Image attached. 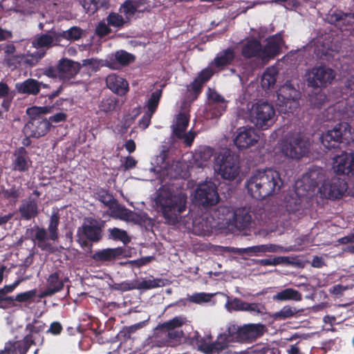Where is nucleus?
<instances>
[{
  "instance_id": "1",
  "label": "nucleus",
  "mask_w": 354,
  "mask_h": 354,
  "mask_svg": "<svg viewBox=\"0 0 354 354\" xmlns=\"http://www.w3.org/2000/svg\"><path fill=\"white\" fill-rule=\"evenodd\" d=\"M283 184L279 172L268 168L255 171L246 180L245 187L252 198L262 200L277 194Z\"/></svg>"
},
{
  "instance_id": "2",
  "label": "nucleus",
  "mask_w": 354,
  "mask_h": 354,
  "mask_svg": "<svg viewBox=\"0 0 354 354\" xmlns=\"http://www.w3.org/2000/svg\"><path fill=\"white\" fill-rule=\"evenodd\" d=\"M187 194L183 192L160 189L156 198L157 210L168 223L176 224L181 219V214L187 208Z\"/></svg>"
},
{
  "instance_id": "3",
  "label": "nucleus",
  "mask_w": 354,
  "mask_h": 354,
  "mask_svg": "<svg viewBox=\"0 0 354 354\" xmlns=\"http://www.w3.org/2000/svg\"><path fill=\"white\" fill-rule=\"evenodd\" d=\"M323 146L328 149H341L353 141L351 127L348 122L337 124L332 129L323 133L320 138Z\"/></svg>"
},
{
  "instance_id": "4",
  "label": "nucleus",
  "mask_w": 354,
  "mask_h": 354,
  "mask_svg": "<svg viewBox=\"0 0 354 354\" xmlns=\"http://www.w3.org/2000/svg\"><path fill=\"white\" fill-rule=\"evenodd\" d=\"M250 122L259 129H267L274 123L275 109L266 101L259 100L250 109Z\"/></svg>"
},
{
  "instance_id": "5",
  "label": "nucleus",
  "mask_w": 354,
  "mask_h": 354,
  "mask_svg": "<svg viewBox=\"0 0 354 354\" xmlns=\"http://www.w3.org/2000/svg\"><path fill=\"white\" fill-rule=\"evenodd\" d=\"M276 104L281 113H293L299 106L300 91L296 88L290 81H287L277 91Z\"/></svg>"
},
{
  "instance_id": "6",
  "label": "nucleus",
  "mask_w": 354,
  "mask_h": 354,
  "mask_svg": "<svg viewBox=\"0 0 354 354\" xmlns=\"http://www.w3.org/2000/svg\"><path fill=\"white\" fill-rule=\"evenodd\" d=\"M104 225L99 221L88 218L77 230V242L82 247H88L89 243H98L103 237Z\"/></svg>"
},
{
  "instance_id": "7",
  "label": "nucleus",
  "mask_w": 354,
  "mask_h": 354,
  "mask_svg": "<svg viewBox=\"0 0 354 354\" xmlns=\"http://www.w3.org/2000/svg\"><path fill=\"white\" fill-rule=\"evenodd\" d=\"M335 71L325 64L316 65L306 71L307 85L313 88H326L335 78Z\"/></svg>"
},
{
  "instance_id": "8",
  "label": "nucleus",
  "mask_w": 354,
  "mask_h": 354,
  "mask_svg": "<svg viewBox=\"0 0 354 354\" xmlns=\"http://www.w3.org/2000/svg\"><path fill=\"white\" fill-rule=\"evenodd\" d=\"M187 322V318L183 316H176L172 319L159 324L156 330L163 337L164 345L170 346L173 342H179L184 336L183 331L179 330Z\"/></svg>"
},
{
  "instance_id": "9",
  "label": "nucleus",
  "mask_w": 354,
  "mask_h": 354,
  "mask_svg": "<svg viewBox=\"0 0 354 354\" xmlns=\"http://www.w3.org/2000/svg\"><path fill=\"white\" fill-rule=\"evenodd\" d=\"M309 142L296 135L290 139L284 140L281 144V152L288 158L300 159L305 156L309 151Z\"/></svg>"
},
{
  "instance_id": "10",
  "label": "nucleus",
  "mask_w": 354,
  "mask_h": 354,
  "mask_svg": "<svg viewBox=\"0 0 354 354\" xmlns=\"http://www.w3.org/2000/svg\"><path fill=\"white\" fill-rule=\"evenodd\" d=\"M214 169L223 178L235 179L239 174L240 168L234 158L225 153H220L215 159Z\"/></svg>"
},
{
  "instance_id": "11",
  "label": "nucleus",
  "mask_w": 354,
  "mask_h": 354,
  "mask_svg": "<svg viewBox=\"0 0 354 354\" xmlns=\"http://www.w3.org/2000/svg\"><path fill=\"white\" fill-rule=\"evenodd\" d=\"M111 209V216L124 221H130L140 225H149L151 219L145 212H134L117 203Z\"/></svg>"
},
{
  "instance_id": "12",
  "label": "nucleus",
  "mask_w": 354,
  "mask_h": 354,
  "mask_svg": "<svg viewBox=\"0 0 354 354\" xmlns=\"http://www.w3.org/2000/svg\"><path fill=\"white\" fill-rule=\"evenodd\" d=\"M219 198L217 187L214 183L211 181L200 184L196 191V201L203 207L215 205Z\"/></svg>"
},
{
  "instance_id": "13",
  "label": "nucleus",
  "mask_w": 354,
  "mask_h": 354,
  "mask_svg": "<svg viewBox=\"0 0 354 354\" xmlns=\"http://www.w3.org/2000/svg\"><path fill=\"white\" fill-rule=\"evenodd\" d=\"M46 118L30 117V120L24 127L25 136L39 138L46 136L50 130L51 125Z\"/></svg>"
},
{
  "instance_id": "14",
  "label": "nucleus",
  "mask_w": 354,
  "mask_h": 354,
  "mask_svg": "<svg viewBox=\"0 0 354 354\" xmlns=\"http://www.w3.org/2000/svg\"><path fill=\"white\" fill-rule=\"evenodd\" d=\"M348 189L346 181L340 178H333L325 182L319 188V192L329 199L341 198Z\"/></svg>"
},
{
  "instance_id": "15",
  "label": "nucleus",
  "mask_w": 354,
  "mask_h": 354,
  "mask_svg": "<svg viewBox=\"0 0 354 354\" xmlns=\"http://www.w3.org/2000/svg\"><path fill=\"white\" fill-rule=\"evenodd\" d=\"M32 163L25 147H19L14 151L12 156V171L20 173L28 172L32 167Z\"/></svg>"
},
{
  "instance_id": "16",
  "label": "nucleus",
  "mask_w": 354,
  "mask_h": 354,
  "mask_svg": "<svg viewBox=\"0 0 354 354\" xmlns=\"http://www.w3.org/2000/svg\"><path fill=\"white\" fill-rule=\"evenodd\" d=\"M259 136L254 129L242 127L238 129L234 142L239 149H247L254 145L259 140Z\"/></svg>"
},
{
  "instance_id": "17",
  "label": "nucleus",
  "mask_w": 354,
  "mask_h": 354,
  "mask_svg": "<svg viewBox=\"0 0 354 354\" xmlns=\"http://www.w3.org/2000/svg\"><path fill=\"white\" fill-rule=\"evenodd\" d=\"M334 171L339 175L353 174L354 171V154L343 152L333 158Z\"/></svg>"
},
{
  "instance_id": "18",
  "label": "nucleus",
  "mask_w": 354,
  "mask_h": 354,
  "mask_svg": "<svg viewBox=\"0 0 354 354\" xmlns=\"http://www.w3.org/2000/svg\"><path fill=\"white\" fill-rule=\"evenodd\" d=\"M61 271H55L51 273L46 279V288L39 295L40 298L50 297L62 291L64 287V283L68 281L67 277H61Z\"/></svg>"
},
{
  "instance_id": "19",
  "label": "nucleus",
  "mask_w": 354,
  "mask_h": 354,
  "mask_svg": "<svg viewBox=\"0 0 354 354\" xmlns=\"http://www.w3.org/2000/svg\"><path fill=\"white\" fill-rule=\"evenodd\" d=\"M265 326L262 324H248L241 327L239 342L251 343L263 335Z\"/></svg>"
},
{
  "instance_id": "20",
  "label": "nucleus",
  "mask_w": 354,
  "mask_h": 354,
  "mask_svg": "<svg viewBox=\"0 0 354 354\" xmlns=\"http://www.w3.org/2000/svg\"><path fill=\"white\" fill-rule=\"evenodd\" d=\"M59 80L64 82L74 78L79 73L81 66L78 62L68 58L60 59L57 64Z\"/></svg>"
},
{
  "instance_id": "21",
  "label": "nucleus",
  "mask_w": 354,
  "mask_h": 354,
  "mask_svg": "<svg viewBox=\"0 0 354 354\" xmlns=\"http://www.w3.org/2000/svg\"><path fill=\"white\" fill-rule=\"evenodd\" d=\"M34 343L30 337L24 336L21 341H8L5 344L3 350L0 351V354H26L29 348Z\"/></svg>"
},
{
  "instance_id": "22",
  "label": "nucleus",
  "mask_w": 354,
  "mask_h": 354,
  "mask_svg": "<svg viewBox=\"0 0 354 354\" xmlns=\"http://www.w3.org/2000/svg\"><path fill=\"white\" fill-rule=\"evenodd\" d=\"M283 42L281 35L276 34L266 39V44L262 46L263 59L274 58L280 53L281 45Z\"/></svg>"
},
{
  "instance_id": "23",
  "label": "nucleus",
  "mask_w": 354,
  "mask_h": 354,
  "mask_svg": "<svg viewBox=\"0 0 354 354\" xmlns=\"http://www.w3.org/2000/svg\"><path fill=\"white\" fill-rule=\"evenodd\" d=\"M262 44L256 38H250L246 40L241 46V55L245 59L259 58L263 59Z\"/></svg>"
},
{
  "instance_id": "24",
  "label": "nucleus",
  "mask_w": 354,
  "mask_h": 354,
  "mask_svg": "<svg viewBox=\"0 0 354 354\" xmlns=\"http://www.w3.org/2000/svg\"><path fill=\"white\" fill-rule=\"evenodd\" d=\"M135 57L133 55L124 50H117L106 60L107 66L113 69H117L119 66H127L133 62Z\"/></svg>"
},
{
  "instance_id": "25",
  "label": "nucleus",
  "mask_w": 354,
  "mask_h": 354,
  "mask_svg": "<svg viewBox=\"0 0 354 354\" xmlns=\"http://www.w3.org/2000/svg\"><path fill=\"white\" fill-rule=\"evenodd\" d=\"M19 212L24 220L29 221L35 218L39 214L37 201L32 197L23 200L19 207Z\"/></svg>"
},
{
  "instance_id": "26",
  "label": "nucleus",
  "mask_w": 354,
  "mask_h": 354,
  "mask_svg": "<svg viewBox=\"0 0 354 354\" xmlns=\"http://www.w3.org/2000/svg\"><path fill=\"white\" fill-rule=\"evenodd\" d=\"M23 194L24 188L21 185H13L8 189L0 186V200H4L11 205H15Z\"/></svg>"
},
{
  "instance_id": "27",
  "label": "nucleus",
  "mask_w": 354,
  "mask_h": 354,
  "mask_svg": "<svg viewBox=\"0 0 354 354\" xmlns=\"http://www.w3.org/2000/svg\"><path fill=\"white\" fill-rule=\"evenodd\" d=\"M106 84L110 90L119 95H124L129 91L127 81L115 74L108 75L106 78Z\"/></svg>"
},
{
  "instance_id": "28",
  "label": "nucleus",
  "mask_w": 354,
  "mask_h": 354,
  "mask_svg": "<svg viewBox=\"0 0 354 354\" xmlns=\"http://www.w3.org/2000/svg\"><path fill=\"white\" fill-rule=\"evenodd\" d=\"M124 252V249L121 247L114 248H109L96 251L92 255V259L96 261H112L123 256Z\"/></svg>"
},
{
  "instance_id": "29",
  "label": "nucleus",
  "mask_w": 354,
  "mask_h": 354,
  "mask_svg": "<svg viewBox=\"0 0 354 354\" xmlns=\"http://www.w3.org/2000/svg\"><path fill=\"white\" fill-rule=\"evenodd\" d=\"M234 225L240 230L249 228L251 225L252 217L250 211L246 207L237 208L233 212Z\"/></svg>"
},
{
  "instance_id": "30",
  "label": "nucleus",
  "mask_w": 354,
  "mask_h": 354,
  "mask_svg": "<svg viewBox=\"0 0 354 354\" xmlns=\"http://www.w3.org/2000/svg\"><path fill=\"white\" fill-rule=\"evenodd\" d=\"M235 57L236 54L234 48L229 47L217 53L212 64L217 68L223 69L224 67L231 65Z\"/></svg>"
},
{
  "instance_id": "31",
  "label": "nucleus",
  "mask_w": 354,
  "mask_h": 354,
  "mask_svg": "<svg viewBox=\"0 0 354 354\" xmlns=\"http://www.w3.org/2000/svg\"><path fill=\"white\" fill-rule=\"evenodd\" d=\"M39 84L35 79L28 78L22 82L17 83L15 88L20 94L37 95L39 93Z\"/></svg>"
},
{
  "instance_id": "32",
  "label": "nucleus",
  "mask_w": 354,
  "mask_h": 354,
  "mask_svg": "<svg viewBox=\"0 0 354 354\" xmlns=\"http://www.w3.org/2000/svg\"><path fill=\"white\" fill-rule=\"evenodd\" d=\"M278 71L276 68H267L262 75L261 84L263 89L267 90L272 88L277 81Z\"/></svg>"
},
{
  "instance_id": "33",
  "label": "nucleus",
  "mask_w": 354,
  "mask_h": 354,
  "mask_svg": "<svg viewBox=\"0 0 354 354\" xmlns=\"http://www.w3.org/2000/svg\"><path fill=\"white\" fill-rule=\"evenodd\" d=\"M60 215L58 210L53 211L48 226V232L49 233V239L53 241H57L59 238L58 226L59 225Z\"/></svg>"
},
{
  "instance_id": "34",
  "label": "nucleus",
  "mask_w": 354,
  "mask_h": 354,
  "mask_svg": "<svg viewBox=\"0 0 354 354\" xmlns=\"http://www.w3.org/2000/svg\"><path fill=\"white\" fill-rule=\"evenodd\" d=\"M189 118L185 113L180 112L176 118V124L173 129V133L179 139L183 136V133L185 131L189 124Z\"/></svg>"
},
{
  "instance_id": "35",
  "label": "nucleus",
  "mask_w": 354,
  "mask_h": 354,
  "mask_svg": "<svg viewBox=\"0 0 354 354\" xmlns=\"http://www.w3.org/2000/svg\"><path fill=\"white\" fill-rule=\"evenodd\" d=\"M301 294L298 290L291 288H286L273 296V299L275 301H301Z\"/></svg>"
},
{
  "instance_id": "36",
  "label": "nucleus",
  "mask_w": 354,
  "mask_h": 354,
  "mask_svg": "<svg viewBox=\"0 0 354 354\" xmlns=\"http://www.w3.org/2000/svg\"><path fill=\"white\" fill-rule=\"evenodd\" d=\"M214 153V149L210 147H200L195 151L194 159L199 163L200 166H203L205 165V162L211 159Z\"/></svg>"
},
{
  "instance_id": "37",
  "label": "nucleus",
  "mask_w": 354,
  "mask_h": 354,
  "mask_svg": "<svg viewBox=\"0 0 354 354\" xmlns=\"http://www.w3.org/2000/svg\"><path fill=\"white\" fill-rule=\"evenodd\" d=\"M37 290L36 288L26 292H20L15 296V303L24 304L26 307L35 302V298L37 296Z\"/></svg>"
},
{
  "instance_id": "38",
  "label": "nucleus",
  "mask_w": 354,
  "mask_h": 354,
  "mask_svg": "<svg viewBox=\"0 0 354 354\" xmlns=\"http://www.w3.org/2000/svg\"><path fill=\"white\" fill-rule=\"evenodd\" d=\"M105 19L110 27L115 28V30L122 29L128 24L121 15L115 12H110Z\"/></svg>"
},
{
  "instance_id": "39",
  "label": "nucleus",
  "mask_w": 354,
  "mask_h": 354,
  "mask_svg": "<svg viewBox=\"0 0 354 354\" xmlns=\"http://www.w3.org/2000/svg\"><path fill=\"white\" fill-rule=\"evenodd\" d=\"M97 199L109 209L117 203V200L108 190L100 188L96 192Z\"/></svg>"
},
{
  "instance_id": "40",
  "label": "nucleus",
  "mask_w": 354,
  "mask_h": 354,
  "mask_svg": "<svg viewBox=\"0 0 354 354\" xmlns=\"http://www.w3.org/2000/svg\"><path fill=\"white\" fill-rule=\"evenodd\" d=\"M227 103H214L208 104L207 105V115L211 119L218 118L221 117L227 109Z\"/></svg>"
},
{
  "instance_id": "41",
  "label": "nucleus",
  "mask_w": 354,
  "mask_h": 354,
  "mask_svg": "<svg viewBox=\"0 0 354 354\" xmlns=\"http://www.w3.org/2000/svg\"><path fill=\"white\" fill-rule=\"evenodd\" d=\"M160 281L161 280L159 279H143L142 281H139L138 279H136L133 280V287L134 289L137 290H149L159 287Z\"/></svg>"
},
{
  "instance_id": "42",
  "label": "nucleus",
  "mask_w": 354,
  "mask_h": 354,
  "mask_svg": "<svg viewBox=\"0 0 354 354\" xmlns=\"http://www.w3.org/2000/svg\"><path fill=\"white\" fill-rule=\"evenodd\" d=\"M162 92L161 89H157L151 94L150 97L147 102V111L151 112V114H154L156 111L162 97Z\"/></svg>"
},
{
  "instance_id": "43",
  "label": "nucleus",
  "mask_w": 354,
  "mask_h": 354,
  "mask_svg": "<svg viewBox=\"0 0 354 354\" xmlns=\"http://www.w3.org/2000/svg\"><path fill=\"white\" fill-rule=\"evenodd\" d=\"M331 18L335 21H342L344 25H352L354 23V14L351 12H344L342 10H336L331 15Z\"/></svg>"
},
{
  "instance_id": "44",
  "label": "nucleus",
  "mask_w": 354,
  "mask_h": 354,
  "mask_svg": "<svg viewBox=\"0 0 354 354\" xmlns=\"http://www.w3.org/2000/svg\"><path fill=\"white\" fill-rule=\"evenodd\" d=\"M53 106H32L28 108L26 111L29 117L33 118H44L43 115L50 113L53 111Z\"/></svg>"
},
{
  "instance_id": "45",
  "label": "nucleus",
  "mask_w": 354,
  "mask_h": 354,
  "mask_svg": "<svg viewBox=\"0 0 354 354\" xmlns=\"http://www.w3.org/2000/svg\"><path fill=\"white\" fill-rule=\"evenodd\" d=\"M109 231L110 238L115 241H120L124 244H127L131 241L127 232L124 230L113 227L109 229Z\"/></svg>"
},
{
  "instance_id": "46",
  "label": "nucleus",
  "mask_w": 354,
  "mask_h": 354,
  "mask_svg": "<svg viewBox=\"0 0 354 354\" xmlns=\"http://www.w3.org/2000/svg\"><path fill=\"white\" fill-rule=\"evenodd\" d=\"M143 326V322L135 324L129 326H124L119 332L118 336L120 338L123 339L124 341L131 338V334L134 333L138 329Z\"/></svg>"
},
{
  "instance_id": "47",
  "label": "nucleus",
  "mask_w": 354,
  "mask_h": 354,
  "mask_svg": "<svg viewBox=\"0 0 354 354\" xmlns=\"http://www.w3.org/2000/svg\"><path fill=\"white\" fill-rule=\"evenodd\" d=\"M118 103V101L115 97H106L103 98L99 105V109L101 111L109 113L114 111Z\"/></svg>"
},
{
  "instance_id": "48",
  "label": "nucleus",
  "mask_w": 354,
  "mask_h": 354,
  "mask_svg": "<svg viewBox=\"0 0 354 354\" xmlns=\"http://www.w3.org/2000/svg\"><path fill=\"white\" fill-rule=\"evenodd\" d=\"M297 312L296 308L287 305L283 306L279 312L275 313L274 317L275 319H285L294 317Z\"/></svg>"
},
{
  "instance_id": "49",
  "label": "nucleus",
  "mask_w": 354,
  "mask_h": 354,
  "mask_svg": "<svg viewBox=\"0 0 354 354\" xmlns=\"http://www.w3.org/2000/svg\"><path fill=\"white\" fill-rule=\"evenodd\" d=\"M322 176L320 170L312 169L304 176V180H310V186L316 187L319 185V182L322 180Z\"/></svg>"
},
{
  "instance_id": "50",
  "label": "nucleus",
  "mask_w": 354,
  "mask_h": 354,
  "mask_svg": "<svg viewBox=\"0 0 354 354\" xmlns=\"http://www.w3.org/2000/svg\"><path fill=\"white\" fill-rule=\"evenodd\" d=\"M82 30L77 26H73L70 29L63 31L60 35L63 38L68 40H78L82 37Z\"/></svg>"
},
{
  "instance_id": "51",
  "label": "nucleus",
  "mask_w": 354,
  "mask_h": 354,
  "mask_svg": "<svg viewBox=\"0 0 354 354\" xmlns=\"http://www.w3.org/2000/svg\"><path fill=\"white\" fill-rule=\"evenodd\" d=\"M39 73H37L36 76L40 77L42 75L49 78L59 79V73L58 71V65L57 66H48L39 70Z\"/></svg>"
},
{
  "instance_id": "52",
  "label": "nucleus",
  "mask_w": 354,
  "mask_h": 354,
  "mask_svg": "<svg viewBox=\"0 0 354 354\" xmlns=\"http://www.w3.org/2000/svg\"><path fill=\"white\" fill-rule=\"evenodd\" d=\"M243 311L250 312L254 315H264L266 313V308L264 304L261 303H248L245 302Z\"/></svg>"
},
{
  "instance_id": "53",
  "label": "nucleus",
  "mask_w": 354,
  "mask_h": 354,
  "mask_svg": "<svg viewBox=\"0 0 354 354\" xmlns=\"http://www.w3.org/2000/svg\"><path fill=\"white\" fill-rule=\"evenodd\" d=\"M245 305V301H242L239 298L234 297L233 299L228 298L225 306L229 311H243Z\"/></svg>"
},
{
  "instance_id": "54",
  "label": "nucleus",
  "mask_w": 354,
  "mask_h": 354,
  "mask_svg": "<svg viewBox=\"0 0 354 354\" xmlns=\"http://www.w3.org/2000/svg\"><path fill=\"white\" fill-rule=\"evenodd\" d=\"M112 32L110 26L106 19L100 21L95 27V32L100 38H104Z\"/></svg>"
},
{
  "instance_id": "55",
  "label": "nucleus",
  "mask_w": 354,
  "mask_h": 354,
  "mask_svg": "<svg viewBox=\"0 0 354 354\" xmlns=\"http://www.w3.org/2000/svg\"><path fill=\"white\" fill-rule=\"evenodd\" d=\"M35 228L36 230L35 239L38 241V247L41 250H45L46 247L43 243L48 239L47 231L45 228L39 226H35Z\"/></svg>"
},
{
  "instance_id": "56",
  "label": "nucleus",
  "mask_w": 354,
  "mask_h": 354,
  "mask_svg": "<svg viewBox=\"0 0 354 354\" xmlns=\"http://www.w3.org/2000/svg\"><path fill=\"white\" fill-rule=\"evenodd\" d=\"M110 289L112 290H118L122 292L134 290L133 281H124L121 283H113V284L110 285Z\"/></svg>"
},
{
  "instance_id": "57",
  "label": "nucleus",
  "mask_w": 354,
  "mask_h": 354,
  "mask_svg": "<svg viewBox=\"0 0 354 354\" xmlns=\"http://www.w3.org/2000/svg\"><path fill=\"white\" fill-rule=\"evenodd\" d=\"M120 11L124 13V15L128 17L133 16L136 14L137 9L136 8L131 0H126L121 5Z\"/></svg>"
},
{
  "instance_id": "58",
  "label": "nucleus",
  "mask_w": 354,
  "mask_h": 354,
  "mask_svg": "<svg viewBox=\"0 0 354 354\" xmlns=\"http://www.w3.org/2000/svg\"><path fill=\"white\" fill-rule=\"evenodd\" d=\"M46 324L41 321L35 319L26 326V330L30 333H42L46 328Z\"/></svg>"
},
{
  "instance_id": "59",
  "label": "nucleus",
  "mask_w": 354,
  "mask_h": 354,
  "mask_svg": "<svg viewBox=\"0 0 354 354\" xmlns=\"http://www.w3.org/2000/svg\"><path fill=\"white\" fill-rule=\"evenodd\" d=\"M284 262V257H277L273 258L257 259L256 263L260 266H277Z\"/></svg>"
},
{
  "instance_id": "60",
  "label": "nucleus",
  "mask_w": 354,
  "mask_h": 354,
  "mask_svg": "<svg viewBox=\"0 0 354 354\" xmlns=\"http://www.w3.org/2000/svg\"><path fill=\"white\" fill-rule=\"evenodd\" d=\"M214 71L209 66L203 68L196 76V78L203 84L208 82L214 75Z\"/></svg>"
},
{
  "instance_id": "61",
  "label": "nucleus",
  "mask_w": 354,
  "mask_h": 354,
  "mask_svg": "<svg viewBox=\"0 0 354 354\" xmlns=\"http://www.w3.org/2000/svg\"><path fill=\"white\" fill-rule=\"evenodd\" d=\"M189 300L195 304L207 302L210 300V295L205 292L195 293L189 297Z\"/></svg>"
},
{
  "instance_id": "62",
  "label": "nucleus",
  "mask_w": 354,
  "mask_h": 354,
  "mask_svg": "<svg viewBox=\"0 0 354 354\" xmlns=\"http://www.w3.org/2000/svg\"><path fill=\"white\" fill-rule=\"evenodd\" d=\"M19 305L15 303L14 296L5 295L1 304L0 308L6 310L14 307H19Z\"/></svg>"
},
{
  "instance_id": "63",
  "label": "nucleus",
  "mask_w": 354,
  "mask_h": 354,
  "mask_svg": "<svg viewBox=\"0 0 354 354\" xmlns=\"http://www.w3.org/2000/svg\"><path fill=\"white\" fill-rule=\"evenodd\" d=\"M53 42V37L48 34H43L37 39V45L39 47L50 46Z\"/></svg>"
},
{
  "instance_id": "64",
  "label": "nucleus",
  "mask_w": 354,
  "mask_h": 354,
  "mask_svg": "<svg viewBox=\"0 0 354 354\" xmlns=\"http://www.w3.org/2000/svg\"><path fill=\"white\" fill-rule=\"evenodd\" d=\"M209 104L227 103V101L216 91H210L208 94Z\"/></svg>"
}]
</instances>
